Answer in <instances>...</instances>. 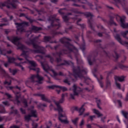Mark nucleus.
Returning <instances> with one entry per match:
<instances>
[{
    "label": "nucleus",
    "mask_w": 128,
    "mask_h": 128,
    "mask_svg": "<svg viewBox=\"0 0 128 128\" xmlns=\"http://www.w3.org/2000/svg\"><path fill=\"white\" fill-rule=\"evenodd\" d=\"M80 85L82 86L81 88L76 86V84L73 86V92L74 94H70V98H71L72 100H74V96H78V94H80L81 92L84 90H88V92H90V90H92V89L94 88V86H92L91 88H84L82 83H80Z\"/></svg>",
    "instance_id": "obj_5"
},
{
    "label": "nucleus",
    "mask_w": 128,
    "mask_h": 128,
    "mask_svg": "<svg viewBox=\"0 0 128 128\" xmlns=\"http://www.w3.org/2000/svg\"><path fill=\"white\" fill-rule=\"evenodd\" d=\"M94 118H96V116L93 115V116H90L87 119V122H88L90 120H91V122H92L94 120Z\"/></svg>",
    "instance_id": "obj_35"
},
{
    "label": "nucleus",
    "mask_w": 128,
    "mask_h": 128,
    "mask_svg": "<svg viewBox=\"0 0 128 128\" xmlns=\"http://www.w3.org/2000/svg\"><path fill=\"white\" fill-rule=\"evenodd\" d=\"M32 116L30 114L26 115L24 116V120L27 122H30L31 120Z\"/></svg>",
    "instance_id": "obj_38"
},
{
    "label": "nucleus",
    "mask_w": 128,
    "mask_h": 128,
    "mask_svg": "<svg viewBox=\"0 0 128 128\" xmlns=\"http://www.w3.org/2000/svg\"><path fill=\"white\" fill-rule=\"evenodd\" d=\"M6 4H10V6H12V7H13L14 8H16V3L14 2V1H10V0H8V1H5L3 3L0 2V8L1 10H2V7L6 6Z\"/></svg>",
    "instance_id": "obj_11"
},
{
    "label": "nucleus",
    "mask_w": 128,
    "mask_h": 128,
    "mask_svg": "<svg viewBox=\"0 0 128 128\" xmlns=\"http://www.w3.org/2000/svg\"><path fill=\"white\" fill-rule=\"evenodd\" d=\"M93 75L94 76V78H97L98 82L100 88H104V83L102 82V80H104V78H102V76L100 75V80L98 79V77L96 76V75L94 73H93Z\"/></svg>",
    "instance_id": "obj_19"
},
{
    "label": "nucleus",
    "mask_w": 128,
    "mask_h": 128,
    "mask_svg": "<svg viewBox=\"0 0 128 128\" xmlns=\"http://www.w3.org/2000/svg\"><path fill=\"white\" fill-rule=\"evenodd\" d=\"M29 68L30 70H34L37 73L36 74L32 75L30 78V80H31L32 82H34V78H36L38 80L36 81V82H38V84H42V81L44 80V77L38 74V72H40V68H33L32 66H29Z\"/></svg>",
    "instance_id": "obj_7"
},
{
    "label": "nucleus",
    "mask_w": 128,
    "mask_h": 128,
    "mask_svg": "<svg viewBox=\"0 0 128 128\" xmlns=\"http://www.w3.org/2000/svg\"><path fill=\"white\" fill-rule=\"evenodd\" d=\"M87 60L90 66H92V56H88Z\"/></svg>",
    "instance_id": "obj_33"
},
{
    "label": "nucleus",
    "mask_w": 128,
    "mask_h": 128,
    "mask_svg": "<svg viewBox=\"0 0 128 128\" xmlns=\"http://www.w3.org/2000/svg\"><path fill=\"white\" fill-rule=\"evenodd\" d=\"M122 114H123L125 118H128V112H126L124 110L122 111Z\"/></svg>",
    "instance_id": "obj_48"
},
{
    "label": "nucleus",
    "mask_w": 128,
    "mask_h": 128,
    "mask_svg": "<svg viewBox=\"0 0 128 128\" xmlns=\"http://www.w3.org/2000/svg\"><path fill=\"white\" fill-rule=\"evenodd\" d=\"M64 96H68V94H62V98L59 100L60 104H62L64 102Z\"/></svg>",
    "instance_id": "obj_28"
},
{
    "label": "nucleus",
    "mask_w": 128,
    "mask_h": 128,
    "mask_svg": "<svg viewBox=\"0 0 128 128\" xmlns=\"http://www.w3.org/2000/svg\"><path fill=\"white\" fill-rule=\"evenodd\" d=\"M24 49H23L22 50V54H20L21 56H25L26 60V57L28 56L26 55V54L28 53V51H26L24 50Z\"/></svg>",
    "instance_id": "obj_42"
},
{
    "label": "nucleus",
    "mask_w": 128,
    "mask_h": 128,
    "mask_svg": "<svg viewBox=\"0 0 128 128\" xmlns=\"http://www.w3.org/2000/svg\"><path fill=\"white\" fill-rule=\"evenodd\" d=\"M68 30L74 32L76 31V28H74V26L72 25L68 28Z\"/></svg>",
    "instance_id": "obj_46"
},
{
    "label": "nucleus",
    "mask_w": 128,
    "mask_h": 128,
    "mask_svg": "<svg viewBox=\"0 0 128 128\" xmlns=\"http://www.w3.org/2000/svg\"><path fill=\"white\" fill-rule=\"evenodd\" d=\"M113 0L114 2V4L118 8H120V6H118V4H121V6H123V8H124V6H126V0Z\"/></svg>",
    "instance_id": "obj_16"
},
{
    "label": "nucleus",
    "mask_w": 128,
    "mask_h": 128,
    "mask_svg": "<svg viewBox=\"0 0 128 128\" xmlns=\"http://www.w3.org/2000/svg\"><path fill=\"white\" fill-rule=\"evenodd\" d=\"M114 81L117 82H122L124 81V76H114Z\"/></svg>",
    "instance_id": "obj_18"
},
{
    "label": "nucleus",
    "mask_w": 128,
    "mask_h": 128,
    "mask_svg": "<svg viewBox=\"0 0 128 128\" xmlns=\"http://www.w3.org/2000/svg\"><path fill=\"white\" fill-rule=\"evenodd\" d=\"M108 24H114V26H118L116 23L114 22L112 18H110V20L108 22Z\"/></svg>",
    "instance_id": "obj_44"
},
{
    "label": "nucleus",
    "mask_w": 128,
    "mask_h": 128,
    "mask_svg": "<svg viewBox=\"0 0 128 128\" xmlns=\"http://www.w3.org/2000/svg\"><path fill=\"white\" fill-rule=\"evenodd\" d=\"M2 104H4V106H10V104L8 101L2 102Z\"/></svg>",
    "instance_id": "obj_56"
},
{
    "label": "nucleus",
    "mask_w": 128,
    "mask_h": 128,
    "mask_svg": "<svg viewBox=\"0 0 128 128\" xmlns=\"http://www.w3.org/2000/svg\"><path fill=\"white\" fill-rule=\"evenodd\" d=\"M62 18L64 22L68 23V17L66 15H63L62 16Z\"/></svg>",
    "instance_id": "obj_32"
},
{
    "label": "nucleus",
    "mask_w": 128,
    "mask_h": 128,
    "mask_svg": "<svg viewBox=\"0 0 128 128\" xmlns=\"http://www.w3.org/2000/svg\"><path fill=\"white\" fill-rule=\"evenodd\" d=\"M128 34V30L125 31V32H120V34L124 38H126V34Z\"/></svg>",
    "instance_id": "obj_47"
},
{
    "label": "nucleus",
    "mask_w": 128,
    "mask_h": 128,
    "mask_svg": "<svg viewBox=\"0 0 128 128\" xmlns=\"http://www.w3.org/2000/svg\"><path fill=\"white\" fill-rule=\"evenodd\" d=\"M44 108H46V104H40L38 105V108H39L42 109V110H44Z\"/></svg>",
    "instance_id": "obj_39"
},
{
    "label": "nucleus",
    "mask_w": 128,
    "mask_h": 128,
    "mask_svg": "<svg viewBox=\"0 0 128 128\" xmlns=\"http://www.w3.org/2000/svg\"><path fill=\"white\" fill-rule=\"evenodd\" d=\"M7 40H9V42H12V44H13L15 46H16L18 48L17 50H22L26 49V47L24 45L22 44L20 42H18L20 39L18 36H7Z\"/></svg>",
    "instance_id": "obj_8"
},
{
    "label": "nucleus",
    "mask_w": 128,
    "mask_h": 128,
    "mask_svg": "<svg viewBox=\"0 0 128 128\" xmlns=\"http://www.w3.org/2000/svg\"><path fill=\"white\" fill-rule=\"evenodd\" d=\"M36 38H34L32 40H30L28 42V44L29 46L32 44L34 48L36 50H34V52L36 54H44L46 52H44V48L36 44Z\"/></svg>",
    "instance_id": "obj_6"
},
{
    "label": "nucleus",
    "mask_w": 128,
    "mask_h": 128,
    "mask_svg": "<svg viewBox=\"0 0 128 128\" xmlns=\"http://www.w3.org/2000/svg\"><path fill=\"white\" fill-rule=\"evenodd\" d=\"M26 20H29L30 24H32V22H34V20L26 16Z\"/></svg>",
    "instance_id": "obj_57"
},
{
    "label": "nucleus",
    "mask_w": 128,
    "mask_h": 128,
    "mask_svg": "<svg viewBox=\"0 0 128 128\" xmlns=\"http://www.w3.org/2000/svg\"><path fill=\"white\" fill-rule=\"evenodd\" d=\"M114 55H113V58H115L116 60H118V58H120V55L116 51H114Z\"/></svg>",
    "instance_id": "obj_41"
},
{
    "label": "nucleus",
    "mask_w": 128,
    "mask_h": 128,
    "mask_svg": "<svg viewBox=\"0 0 128 128\" xmlns=\"http://www.w3.org/2000/svg\"><path fill=\"white\" fill-rule=\"evenodd\" d=\"M22 102H23L25 108H28V101L26 99H24L23 100Z\"/></svg>",
    "instance_id": "obj_54"
},
{
    "label": "nucleus",
    "mask_w": 128,
    "mask_h": 128,
    "mask_svg": "<svg viewBox=\"0 0 128 128\" xmlns=\"http://www.w3.org/2000/svg\"><path fill=\"white\" fill-rule=\"evenodd\" d=\"M118 67L121 68V70H124V68H128V66H126L120 63L118 64Z\"/></svg>",
    "instance_id": "obj_43"
},
{
    "label": "nucleus",
    "mask_w": 128,
    "mask_h": 128,
    "mask_svg": "<svg viewBox=\"0 0 128 128\" xmlns=\"http://www.w3.org/2000/svg\"><path fill=\"white\" fill-rule=\"evenodd\" d=\"M58 88H60V90H62L63 92H66V90H68L67 88H66L64 86H58Z\"/></svg>",
    "instance_id": "obj_40"
},
{
    "label": "nucleus",
    "mask_w": 128,
    "mask_h": 128,
    "mask_svg": "<svg viewBox=\"0 0 128 128\" xmlns=\"http://www.w3.org/2000/svg\"><path fill=\"white\" fill-rule=\"evenodd\" d=\"M32 118H38V112H36V110H30V115Z\"/></svg>",
    "instance_id": "obj_22"
},
{
    "label": "nucleus",
    "mask_w": 128,
    "mask_h": 128,
    "mask_svg": "<svg viewBox=\"0 0 128 128\" xmlns=\"http://www.w3.org/2000/svg\"><path fill=\"white\" fill-rule=\"evenodd\" d=\"M120 18L122 28H128V23L124 24V22H126V16H123L122 17H120Z\"/></svg>",
    "instance_id": "obj_13"
},
{
    "label": "nucleus",
    "mask_w": 128,
    "mask_h": 128,
    "mask_svg": "<svg viewBox=\"0 0 128 128\" xmlns=\"http://www.w3.org/2000/svg\"><path fill=\"white\" fill-rule=\"evenodd\" d=\"M28 63L32 66H34V68H36V63L34 61L28 60Z\"/></svg>",
    "instance_id": "obj_36"
},
{
    "label": "nucleus",
    "mask_w": 128,
    "mask_h": 128,
    "mask_svg": "<svg viewBox=\"0 0 128 128\" xmlns=\"http://www.w3.org/2000/svg\"><path fill=\"white\" fill-rule=\"evenodd\" d=\"M104 48H106V46L104 48L102 46V44H100L99 48L95 50V54H96V56H98V54H100V56L104 54L106 56H107V58H110L108 54L104 50Z\"/></svg>",
    "instance_id": "obj_10"
},
{
    "label": "nucleus",
    "mask_w": 128,
    "mask_h": 128,
    "mask_svg": "<svg viewBox=\"0 0 128 128\" xmlns=\"http://www.w3.org/2000/svg\"><path fill=\"white\" fill-rule=\"evenodd\" d=\"M64 10H66V8H60V10H58V12L62 16L64 15V13L62 11Z\"/></svg>",
    "instance_id": "obj_49"
},
{
    "label": "nucleus",
    "mask_w": 128,
    "mask_h": 128,
    "mask_svg": "<svg viewBox=\"0 0 128 128\" xmlns=\"http://www.w3.org/2000/svg\"><path fill=\"white\" fill-rule=\"evenodd\" d=\"M86 104H83L81 107L78 108V106H73L71 108V110H76L77 112H79V116H82L84 112V111L86 110V109L84 108V106Z\"/></svg>",
    "instance_id": "obj_12"
},
{
    "label": "nucleus",
    "mask_w": 128,
    "mask_h": 128,
    "mask_svg": "<svg viewBox=\"0 0 128 128\" xmlns=\"http://www.w3.org/2000/svg\"><path fill=\"white\" fill-rule=\"evenodd\" d=\"M20 110L22 112V114H26V110L23 109L22 108H20Z\"/></svg>",
    "instance_id": "obj_53"
},
{
    "label": "nucleus",
    "mask_w": 128,
    "mask_h": 128,
    "mask_svg": "<svg viewBox=\"0 0 128 128\" xmlns=\"http://www.w3.org/2000/svg\"><path fill=\"white\" fill-rule=\"evenodd\" d=\"M34 96H40L41 99L43 102H52V100H50L46 98L44 96V94H34Z\"/></svg>",
    "instance_id": "obj_14"
},
{
    "label": "nucleus",
    "mask_w": 128,
    "mask_h": 128,
    "mask_svg": "<svg viewBox=\"0 0 128 128\" xmlns=\"http://www.w3.org/2000/svg\"><path fill=\"white\" fill-rule=\"evenodd\" d=\"M117 102L120 108H122V101H120V100H117Z\"/></svg>",
    "instance_id": "obj_63"
},
{
    "label": "nucleus",
    "mask_w": 128,
    "mask_h": 128,
    "mask_svg": "<svg viewBox=\"0 0 128 128\" xmlns=\"http://www.w3.org/2000/svg\"><path fill=\"white\" fill-rule=\"evenodd\" d=\"M64 84H68V86H70V81H68V79L64 80Z\"/></svg>",
    "instance_id": "obj_61"
},
{
    "label": "nucleus",
    "mask_w": 128,
    "mask_h": 128,
    "mask_svg": "<svg viewBox=\"0 0 128 128\" xmlns=\"http://www.w3.org/2000/svg\"><path fill=\"white\" fill-rule=\"evenodd\" d=\"M44 42H50L52 40V36H44Z\"/></svg>",
    "instance_id": "obj_25"
},
{
    "label": "nucleus",
    "mask_w": 128,
    "mask_h": 128,
    "mask_svg": "<svg viewBox=\"0 0 128 128\" xmlns=\"http://www.w3.org/2000/svg\"><path fill=\"white\" fill-rule=\"evenodd\" d=\"M96 26L98 28H100V30H104V26H102V24H98V25H96Z\"/></svg>",
    "instance_id": "obj_50"
},
{
    "label": "nucleus",
    "mask_w": 128,
    "mask_h": 128,
    "mask_svg": "<svg viewBox=\"0 0 128 128\" xmlns=\"http://www.w3.org/2000/svg\"><path fill=\"white\" fill-rule=\"evenodd\" d=\"M32 30H33V32H38V30H42V28L38 27L36 26H32Z\"/></svg>",
    "instance_id": "obj_29"
},
{
    "label": "nucleus",
    "mask_w": 128,
    "mask_h": 128,
    "mask_svg": "<svg viewBox=\"0 0 128 128\" xmlns=\"http://www.w3.org/2000/svg\"><path fill=\"white\" fill-rule=\"evenodd\" d=\"M60 42L63 44L64 48L66 49H63L60 52H56V56H55V62L58 64L57 66H70L72 62L70 60H62V56L63 54H66L68 52H74L75 56L78 54V50L76 48L74 45L68 42H72V39L64 36L60 39Z\"/></svg>",
    "instance_id": "obj_1"
},
{
    "label": "nucleus",
    "mask_w": 128,
    "mask_h": 128,
    "mask_svg": "<svg viewBox=\"0 0 128 128\" xmlns=\"http://www.w3.org/2000/svg\"><path fill=\"white\" fill-rule=\"evenodd\" d=\"M78 118H76L74 120H72V124L76 126H78Z\"/></svg>",
    "instance_id": "obj_37"
},
{
    "label": "nucleus",
    "mask_w": 128,
    "mask_h": 128,
    "mask_svg": "<svg viewBox=\"0 0 128 128\" xmlns=\"http://www.w3.org/2000/svg\"><path fill=\"white\" fill-rule=\"evenodd\" d=\"M4 84H8V86H10V84H12V80H10V82H8L6 80L4 82Z\"/></svg>",
    "instance_id": "obj_51"
},
{
    "label": "nucleus",
    "mask_w": 128,
    "mask_h": 128,
    "mask_svg": "<svg viewBox=\"0 0 128 128\" xmlns=\"http://www.w3.org/2000/svg\"><path fill=\"white\" fill-rule=\"evenodd\" d=\"M41 66L44 72H48V71L50 70V66H48V64H44V62H41Z\"/></svg>",
    "instance_id": "obj_20"
},
{
    "label": "nucleus",
    "mask_w": 128,
    "mask_h": 128,
    "mask_svg": "<svg viewBox=\"0 0 128 128\" xmlns=\"http://www.w3.org/2000/svg\"><path fill=\"white\" fill-rule=\"evenodd\" d=\"M56 14L52 15L49 17L48 20L50 23V25L48 26V30L52 28L50 34L52 36H58V34L62 36L64 32L56 31L60 28V24L58 22L60 20L56 19Z\"/></svg>",
    "instance_id": "obj_2"
},
{
    "label": "nucleus",
    "mask_w": 128,
    "mask_h": 128,
    "mask_svg": "<svg viewBox=\"0 0 128 128\" xmlns=\"http://www.w3.org/2000/svg\"><path fill=\"white\" fill-rule=\"evenodd\" d=\"M62 118H64V115L62 114L61 112L58 114V120H60L62 124H70L69 120L66 119L62 120Z\"/></svg>",
    "instance_id": "obj_15"
},
{
    "label": "nucleus",
    "mask_w": 128,
    "mask_h": 128,
    "mask_svg": "<svg viewBox=\"0 0 128 128\" xmlns=\"http://www.w3.org/2000/svg\"><path fill=\"white\" fill-rule=\"evenodd\" d=\"M5 96H6L8 97V98H12V95H10L8 93H5Z\"/></svg>",
    "instance_id": "obj_64"
},
{
    "label": "nucleus",
    "mask_w": 128,
    "mask_h": 128,
    "mask_svg": "<svg viewBox=\"0 0 128 128\" xmlns=\"http://www.w3.org/2000/svg\"><path fill=\"white\" fill-rule=\"evenodd\" d=\"M114 37L115 39L118 42H120V44H122V38H120V34H116V35H114Z\"/></svg>",
    "instance_id": "obj_23"
},
{
    "label": "nucleus",
    "mask_w": 128,
    "mask_h": 128,
    "mask_svg": "<svg viewBox=\"0 0 128 128\" xmlns=\"http://www.w3.org/2000/svg\"><path fill=\"white\" fill-rule=\"evenodd\" d=\"M73 74L75 78H79L83 80V82L86 84L87 85L90 84L91 82L90 78L88 77H84V74H86V71L84 70L80 69V66H73L72 68Z\"/></svg>",
    "instance_id": "obj_3"
},
{
    "label": "nucleus",
    "mask_w": 128,
    "mask_h": 128,
    "mask_svg": "<svg viewBox=\"0 0 128 128\" xmlns=\"http://www.w3.org/2000/svg\"><path fill=\"white\" fill-rule=\"evenodd\" d=\"M18 114V116H20V115L18 114V111L16 109L12 110V111L10 113V114Z\"/></svg>",
    "instance_id": "obj_30"
},
{
    "label": "nucleus",
    "mask_w": 128,
    "mask_h": 128,
    "mask_svg": "<svg viewBox=\"0 0 128 128\" xmlns=\"http://www.w3.org/2000/svg\"><path fill=\"white\" fill-rule=\"evenodd\" d=\"M80 34L78 33V34H74V38H75L74 42L76 44H78V42H80Z\"/></svg>",
    "instance_id": "obj_26"
},
{
    "label": "nucleus",
    "mask_w": 128,
    "mask_h": 128,
    "mask_svg": "<svg viewBox=\"0 0 128 128\" xmlns=\"http://www.w3.org/2000/svg\"><path fill=\"white\" fill-rule=\"evenodd\" d=\"M93 112L96 114H97L98 118L102 116V114H100V111L96 109H93Z\"/></svg>",
    "instance_id": "obj_27"
},
{
    "label": "nucleus",
    "mask_w": 128,
    "mask_h": 128,
    "mask_svg": "<svg viewBox=\"0 0 128 128\" xmlns=\"http://www.w3.org/2000/svg\"><path fill=\"white\" fill-rule=\"evenodd\" d=\"M55 104L57 106V108H54V110H58V114H61L64 112V110L62 109V106L60 104V102H54Z\"/></svg>",
    "instance_id": "obj_17"
},
{
    "label": "nucleus",
    "mask_w": 128,
    "mask_h": 128,
    "mask_svg": "<svg viewBox=\"0 0 128 128\" xmlns=\"http://www.w3.org/2000/svg\"><path fill=\"white\" fill-rule=\"evenodd\" d=\"M82 40L83 44L80 46V50H82V52H84L86 50V41H84V36H82Z\"/></svg>",
    "instance_id": "obj_21"
},
{
    "label": "nucleus",
    "mask_w": 128,
    "mask_h": 128,
    "mask_svg": "<svg viewBox=\"0 0 128 128\" xmlns=\"http://www.w3.org/2000/svg\"><path fill=\"white\" fill-rule=\"evenodd\" d=\"M70 11L72 12H74V14H84L86 18H90V19L88 20V24L89 25V26L90 28L93 30L94 32H96V30H94V24H92V17L94 16V15L90 13V12H82L78 11V9L76 8H71L70 9Z\"/></svg>",
    "instance_id": "obj_4"
},
{
    "label": "nucleus",
    "mask_w": 128,
    "mask_h": 128,
    "mask_svg": "<svg viewBox=\"0 0 128 128\" xmlns=\"http://www.w3.org/2000/svg\"><path fill=\"white\" fill-rule=\"evenodd\" d=\"M86 36L88 38H92V32L90 31H88L86 32Z\"/></svg>",
    "instance_id": "obj_45"
},
{
    "label": "nucleus",
    "mask_w": 128,
    "mask_h": 128,
    "mask_svg": "<svg viewBox=\"0 0 128 128\" xmlns=\"http://www.w3.org/2000/svg\"><path fill=\"white\" fill-rule=\"evenodd\" d=\"M96 102L97 104V106L98 108H102L100 106V100H96Z\"/></svg>",
    "instance_id": "obj_59"
},
{
    "label": "nucleus",
    "mask_w": 128,
    "mask_h": 128,
    "mask_svg": "<svg viewBox=\"0 0 128 128\" xmlns=\"http://www.w3.org/2000/svg\"><path fill=\"white\" fill-rule=\"evenodd\" d=\"M98 18H100L101 20H102V22H108V20L104 18H102L101 16H98Z\"/></svg>",
    "instance_id": "obj_55"
},
{
    "label": "nucleus",
    "mask_w": 128,
    "mask_h": 128,
    "mask_svg": "<svg viewBox=\"0 0 128 128\" xmlns=\"http://www.w3.org/2000/svg\"><path fill=\"white\" fill-rule=\"evenodd\" d=\"M6 110L4 109V107H2L1 110H0V114H5Z\"/></svg>",
    "instance_id": "obj_60"
},
{
    "label": "nucleus",
    "mask_w": 128,
    "mask_h": 128,
    "mask_svg": "<svg viewBox=\"0 0 128 128\" xmlns=\"http://www.w3.org/2000/svg\"><path fill=\"white\" fill-rule=\"evenodd\" d=\"M112 74V70L107 72V76H106L107 80H108V76H110V74Z\"/></svg>",
    "instance_id": "obj_62"
},
{
    "label": "nucleus",
    "mask_w": 128,
    "mask_h": 128,
    "mask_svg": "<svg viewBox=\"0 0 128 128\" xmlns=\"http://www.w3.org/2000/svg\"><path fill=\"white\" fill-rule=\"evenodd\" d=\"M6 88L7 90H12L14 88L12 86H6Z\"/></svg>",
    "instance_id": "obj_58"
},
{
    "label": "nucleus",
    "mask_w": 128,
    "mask_h": 128,
    "mask_svg": "<svg viewBox=\"0 0 128 128\" xmlns=\"http://www.w3.org/2000/svg\"><path fill=\"white\" fill-rule=\"evenodd\" d=\"M15 26H16V32H26V29L24 28L26 26H28V22H24L20 23L15 22L16 20H14Z\"/></svg>",
    "instance_id": "obj_9"
},
{
    "label": "nucleus",
    "mask_w": 128,
    "mask_h": 128,
    "mask_svg": "<svg viewBox=\"0 0 128 128\" xmlns=\"http://www.w3.org/2000/svg\"><path fill=\"white\" fill-rule=\"evenodd\" d=\"M115 84L116 86V88H118V90H122V88H120V84L115 82Z\"/></svg>",
    "instance_id": "obj_52"
},
{
    "label": "nucleus",
    "mask_w": 128,
    "mask_h": 128,
    "mask_svg": "<svg viewBox=\"0 0 128 128\" xmlns=\"http://www.w3.org/2000/svg\"><path fill=\"white\" fill-rule=\"evenodd\" d=\"M9 72H10L11 74H12L13 76H14L16 74V72H18V70H16V69H12L10 68H9Z\"/></svg>",
    "instance_id": "obj_31"
},
{
    "label": "nucleus",
    "mask_w": 128,
    "mask_h": 128,
    "mask_svg": "<svg viewBox=\"0 0 128 128\" xmlns=\"http://www.w3.org/2000/svg\"><path fill=\"white\" fill-rule=\"evenodd\" d=\"M7 58H8V62H9V64H14V62L16 60V58L14 57H9L7 56Z\"/></svg>",
    "instance_id": "obj_24"
},
{
    "label": "nucleus",
    "mask_w": 128,
    "mask_h": 128,
    "mask_svg": "<svg viewBox=\"0 0 128 128\" xmlns=\"http://www.w3.org/2000/svg\"><path fill=\"white\" fill-rule=\"evenodd\" d=\"M47 88H49V90H54V88H58V85H52L51 86H47Z\"/></svg>",
    "instance_id": "obj_34"
}]
</instances>
